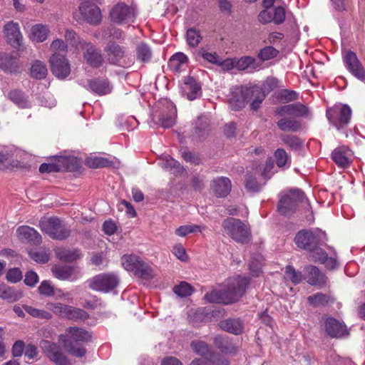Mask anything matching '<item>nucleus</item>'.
Segmentation results:
<instances>
[{"label": "nucleus", "mask_w": 365, "mask_h": 365, "mask_svg": "<svg viewBox=\"0 0 365 365\" xmlns=\"http://www.w3.org/2000/svg\"><path fill=\"white\" fill-rule=\"evenodd\" d=\"M104 52L108 63L111 65H118L125 55L124 48L114 41H109L107 43Z\"/></svg>", "instance_id": "5701e85b"}, {"label": "nucleus", "mask_w": 365, "mask_h": 365, "mask_svg": "<svg viewBox=\"0 0 365 365\" xmlns=\"http://www.w3.org/2000/svg\"><path fill=\"white\" fill-rule=\"evenodd\" d=\"M222 228L226 235L238 243L247 244L252 240L250 226L240 219L227 217L222 222Z\"/></svg>", "instance_id": "39448f33"}, {"label": "nucleus", "mask_w": 365, "mask_h": 365, "mask_svg": "<svg viewBox=\"0 0 365 365\" xmlns=\"http://www.w3.org/2000/svg\"><path fill=\"white\" fill-rule=\"evenodd\" d=\"M16 234L21 241H26L33 245H40L42 242L41 235L34 228L29 226L19 227Z\"/></svg>", "instance_id": "b1692460"}, {"label": "nucleus", "mask_w": 365, "mask_h": 365, "mask_svg": "<svg viewBox=\"0 0 365 365\" xmlns=\"http://www.w3.org/2000/svg\"><path fill=\"white\" fill-rule=\"evenodd\" d=\"M205 299L210 303L225 304L223 290H212L210 292L206 293Z\"/></svg>", "instance_id": "864d4df0"}, {"label": "nucleus", "mask_w": 365, "mask_h": 365, "mask_svg": "<svg viewBox=\"0 0 365 365\" xmlns=\"http://www.w3.org/2000/svg\"><path fill=\"white\" fill-rule=\"evenodd\" d=\"M219 9L225 15H230L232 13V4L230 0H217Z\"/></svg>", "instance_id": "774afa93"}, {"label": "nucleus", "mask_w": 365, "mask_h": 365, "mask_svg": "<svg viewBox=\"0 0 365 365\" xmlns=\"http://www.w3.org/2000/svg\"><path fill=\"white\" fill-rule=\"evenodd\" d=\"M6 98L19 108L24 109L31 107L29 96L21 90L13 89L9 91L6 94Z\"/></svg>", "instance_id": "cd10ccee"}, {"label": "nucleus", "mask_w": 365, "mask_h": 365, "mask_svg": "<svg viewBox=\"0 0 365 365\" xmlns=\"http://www.w3.org/2000/svg\"><path fill=\"white\" fill-rule=\"evenodd\" d=\"M325 331L331 338H343L349 335L346 324L333 317H328L325 321Z\"/></svg>", "instance_id": "6ab92c4d"}, {"label": "nucleus", "mask_w": 365, "mask_h": 365, "mask_svg": "<svg viewBox=\"0 0 365 365\" xmlns=\"http://www.w3.org/2000/svg\"><path fill=\"white\" fill-rule=\"evenodd\" d=\"M256 59L250 56H244L240 58H235L236 68L239 71H245L249 68H256Z\"/></svg>", "instance_id": "37998d69"}, {"label": "nucleus", "mask_w": 365, "mask_h": 365, "mask_svg": "<svg viewBox=\"0 0 365 365\" xmlns=\"http://www.w3.org/2000/svg\"><path fill=\"white\" fill-rule=\"evenodd\" d=\"M182 158L187 163L199 165L201 163L200 158L194 153L184 150H181Z\"/></svg>", "instance_id": "69168bd1"}, {"label": "nucleus", "mask_w": 365, "mask_h": 365, "mask_svg": "<svg viewBox=\"0 0 365 365\" xmlns=\"http://www.w3.org/2000/svg\"><path fill=\"white\" fill-rule=\"evenodd\" d=\"M207 362L213 365H230V361L227 358L214 351L208 359Z\"/></svg>", "instance_id": "e2e57ef3"}, {"label": "nucleus", "mask_w": 365, "mask_h": 365, "mask_svg": "<svg viewBox=\"0 0 365 365\" xmlns=\"http://www.w3.org/2000/svg\"><path fill=\"white\" fill-rule=\"evenodd\" d=\"M202 39L200 31L194 27L188 29L186 31V42L190 47H197Z\"/></svg>", "instance_id": "a19ab883"}, {"label": "nucleus", "mask_w": 365, "mask_h": 365, "mask_svg": "<svg viewBox=\"0 0 365 365\" xmlns=\"http://www.w3.org/2000/svg\"><path fill=\"white\" fill-rule=\"evenodd\" d=\"M204 229V226L193 224L185 225L177 228L175 230V234L180 237H185L191 233H195L197 232H201Z\"/></svg>", "instance_id": "49530a36"}, {"label": "nucleus", "mask_w": 365, "mask_h": 365, "mask_svg": "<svg viewBox=\"0 0 365 365\" xmlns=\"http://www.w3.org/2000/svg\"><path fill=\"white\" fill-rule=\"evenodd\" d=\"M198 54L209 63L215 65H217L219 63L220 58L216 53H209L205 51L204 48H201L199 50Z\"/></svg>", "instance_id": "0e129e2a"}, {"label": "nucleus", "mask_w": 365, "mask_h": 365, "mask_svg": "<svg viewBox=\"0 0 365 365\" xmlns=\"http://www.w3.org/2000/svg\"><path fill=\"white\" fill-rule=\"evenodd\" d=\"M23 308L29 314L34 317L46 319L51 318V314L45 310L36 309L29 305H24Z\"/></svg>", "instance_id": "5fc2aeb1"}, {"label": "nucleus", "mask_w": 365, "mask_h": 365, "mask_svg": "<svg viewBox=\"0 0 365 365\" xmlns=\"http://www.w3.org/2000/svg\"><path fill=\"white\" fill-rule=\"evenodd\" d=\"M38 290L40 294L46 297L51 296L54 294L53 287L48 280L43 281L38 287Z\"/></svg>", "instance_id": "338daca9"}, {"label": "nucleus", "mask_w": 365, "mask_h": 365, "mask_svg": "<svg viewBox=\"0 0 365 365\" xmlns=\"http://www.w3.org/2000/svg\"><path fill=\"white\" fill-rule=\"evenodd\" d=\"M79 46L83 51V57L86 63L93 68H98L103 63V57L101 50L91 42L80 41Z\"/></svg>", "instance_id": "4468645a"}, {"label": "nucleus", "mask_w": 365, "mask_h": 365, "mask_svg": "<svg viewBox=\"0 0 365 365\" xmlns=\"http://www.w3.org/2000/svg\"><path fill=\"white\" fill-rule=\"evenodd\" d=\"M327 241V233L319 228L301 230L296 233L294 239L297 247L307 251L311 259L319 252L323 254L322 246L326 245Z\"/></svg>", "instance_id": "7ed1b4c3"}, {"label": "nucleus", "mask_w": 365, "mask_h": 365, "mask_svg": "<svg viewBox=\"0 0 365 365\" xmlns=\"http://www.w3.org/2000/svg\"><path fill=\"white\" fill-rule=\"evenodd\" d=\"M31 33L34 40L37 42H43L47 38L49 29L45 25L36 24L31 27Z\"/></svg>", "instance_id": "ea45409f"}, {"label": "nucleus", "mask_w": 365, "mask_h": 365, "mask_svg": "<svg viewBox=\"0 0 365 365\" xmlns=\"http://www.w3.org/2000/svg\"><path fill=\"white\" fill-rule=\"evenodd\" d=\"M343 61L346 68L355 78L361 81H365V68L354 51H349L344 56Z\"/></svg>", "instance_id": "dca6fc26"}, {"label": "nucleus", "mask_w": 365, "mask_h": 365, "mask_svg": "<svg viewBox=\"0 0 365 365\" xmlns=\"http://www.w3.org/2000/svg\"><path fill=\"white\" fill-rule=\"evenodd\" d=\"M298 96L299 95L296 91L288 89H284L279 92L277 99L280 102L286 103L297 100L298 98Z\"/></svg>", "instance_id": "6e6d98bb"}, {"label": "nucleus", "mask_w": 365, "mask_h": 365, "mask_svg": "<svg viewBox=\"0 0 365 365\" xmlns=\"http://www.w3.org/2000/svg\"><path fill=\"white\" fill-rule=\"evenodd\" d=\"M190 346L197 354L201 356L207 361L213 352L210 349V346L203 341L194 340L191 342Z\"/></svg>", "instance_id": "e433bc0d"}, {"label": "nucleus", "mask_w": 365, "mask_h": 365, "mask_svg": "<svg viewBox=\"0 0 365 365\" xmlns=\"http://www.w3.org/2000/svg\"><path fill=\"white\" fill-rule=\"evenodd\" d=\"M220 327L229 333L240 335L243 332L244 323L240 318H228L219 322Z\"/></svg>", "instance_id": "7c9ffc66"}, {"label": "nucleus", "mask_w": 365, "mask_h": 365, "mask_svg": "<svg viewBox=\"0 0 365 365\" xmlns=\"http://www.w3.org/2000/svg\"><path fill=\"white\" fill-rule=\"evenodd\" d=\"M280 139L292 150L299 151L304 147V140L297 135L282 134Z\"/></svg>", "instance_id": "72a5a7b5"}, {"label": "nucleus", "mask_w": 365, "mask_h": 365, "mask_svg": "<svg viewBox=\"0 0 365 365\" xmlns=\"http://www.w3.org/2000/svg\"><path fill=\"white\" fill-rule=\"evenodd\" d=\"M109 17L112 22L117 24L134 22L136 17V11L134 7L130 6L123 2H119L112 8Z\"/></svg>", "instance_id": "ddd939ff"}, {"label": "nucleus", "mask_w": 365, "mask_h": 365, "mask_svg": "<svg viewBox=\"0 0 365 365\" xmlns=\"http://www.w3.org/2000/svg\"><path fill=\"white\" fill-rule=\"evenodd\" d=\"M308 302L314 307L326 306L329 304L330 297L323 293H317L308 297Z\"/></svg>", "instance_id": "8fccbe9b"}, {"label": "nucleus", "mask_w": 365, "mask_h": 365, "mask_svg": "<svg viewBox=\"0 0 365 365\" xmlns=\"http://www.w3.org/2000/svg\"><path fill=\"white\" fill-rule=\"evenodd\" d=\"M215 346L224 353L232 352L234 347L225 338L217 336L214 339Z\"/></svg>", "instance_id": "13d9d810"}, {"label": "nucleus", "mask_w": 365, "mask_h": 365, "mask_svg": "<svg viewBox=\"0 0 365 365\" xmlns=\"http://www.w3.org/2000/svg\"><path fill=\"white\" fill-rule=\"evenodd\" d=\"M193 291V287L187 282H181L179 284L173 287L174 293L180 297L190 296Z\"/></svg>", "instance_id": "de8ad7c7"}, {"label": "nucleus", "mask_w": 365, "mask_h": 365, "mask_svg": "<svg viewBox=\"0 0 365 365\" xmlns=\"http://www.w3.org/2000/svg\"><path fill=\"white\" fill-rule=\"evenodd\" d=\"M47 68L46 65L40 61H36L31 67V75L36 79H43L47 75Z\"/></svg>", "instance_id": "c03bdc74"}, {"label": "nucleus", "mask_w": 365, "mask_h": 365, "mask_svg": "<svg viewBox=\"0 0 365 365\" xmlns=\"http://www.w3.org/2000/svg\"><path fill=\"white\" fill-rule=\"evenodd\" d=\"M187 61L188 58L185 53L178 52L170 57L168 61V66L173 71L180 72L181 71L182 66L187 63Z\"/></svg>", "instance_id": "58836bf2"}, {"label": "nucleus", "mask_w": 365, "mask_h": 365, "mask_svg": "<svg viewBox=\"0 0 365 365\" xmlns=\"http://www.w3.org/2000/svg\"><path fill=\"white\" fill-rule=\"evenodd\" d=\"M165 106L168 110L167 113L163 112L159 116V120L162 127L169 128L175 123L177 109L175 106L170 101L165 100Z\"/></svg>", "instance_id": "c756f323"}, {"label": "nucleus", "mask_w": 365, "mask_h": 365, "mask_svg": "<svg viewBox=\"0 0 365 365\" xmlns=\"http://www.w3.org/2000/svg\"><path fill=\"white\" fill-rule=\"evenodd\" d=\"M22 277V272L20 269L17 267L9 269L6 274V279L11 283L20 282Z\"/></svg>", "instance_id": "052dcab7"}, {"label": "nucleus", "mask_w": 365, "mask_h": 365, "mask_svg": "<svg viewBox=\"0 0 365 365\" xmlns=\"http://www.w3.org/2000/svg\"><path fill=\"white\" fill-rule=\"evenodd\" d=\"M88 89L98 96H105L110 93L113 86L108 78H96L88 81Z\"/></svg>", "instance_id": "4be33fe9"}, {"label": "nucleus", "mask_w": 365, "mask_h": 365, "mask_svg": "<svg viewBox=\"0 0 365 365\" xmlns=\"http://www.w3.org/2000/svg\"><path fill=\"white\" fill-rule=\"evenodd\" d=\"M323 254L319 252L312 259L315 262L325 264L329 270H333L339 267V263L336 257H329L327 252L322 248Z\"/></svg>", "instance_id": "c9c22d12"}, {"label": "nucleus", "mask_w": 365, "mask_h": 365, "mask_svg": "<svg viewBox=\"0 0 365 365\" xmlns=\"http://www.w3.org/2000/svg\"><path fill=\"white\" fill-rule=\"evenodd\" d=\"M123 267L128 271L143 279L149 280L153 277V270L148 264L136 255H124L121 257Z\"/></svg>", "instance_id": "6e6552de"}, {"label": "nucleus", "mask_w": 365, "mask_h": 365, "mask_svg": "<svg viewBox=\"0 0 365 365\" xmlns=\"http://www.w3.org/2000/svg\"><path fill=\"white\" fill-rule=\"evenodd\" d=\"M51 49L53 53H61L66 56L67 53V46L62 39H56L51 44Z\"/></svg>", "instance_id": "680f3d73"}, {"label": "nucleus", "mask_w": 365, "mask_h": 365, "mask_svg": "<svg viewBox=\"0 0 365 365\" xmlns=\"http://www.w3.org/2000/svg\"><path fill=\"white\" fill-rule=\"evenodd\" d=\"M135 51L138 61L143 63H147L150 61L153 52L150 47L146 43L140 42L138 43Z\"/></svg>", "instance_id": "4c0bfd02"}, {"label": "nucleus", "mask_w": 365, "mask_h": 365, "mask_svg": "<svg viewBox=\"0 0 365 365\" xmlns=\"http://www.w3.org/2000/svg\"><path fill=\"white\" fill-rule=\"evenodd\" d=\"M75 267L70 265H54L51 268L53 276L61 280L71 279Z\"/></svg>", "instance_id": "473e14b6"}, {"label": "nucleus", "mask_w": 365, "mask_h": 365, "mask_svg": "<svg viewBox=\"0 0 365 365\" xmlns=\"http://www.w3.org/2000/svg\"><path fill=\"white\" fill-rule=\"evenodd\" d=\"M112 163V161L103 157L95 156L86 159V165L91 168L110 167Z\"/></svg>", "instance_id": "a18cd8bd"}, {"label": "nucleus", "mask_w": 365, "mask_h": 365, "mask_svg": "<svg viewBox=\"0 0 365 365\" xmlns=\"http://www.w3.org/2000/svg\"><path fill=\"white\" fill-rule=\"evenodd\" d=\"M249 283L250 278L247 277H238L233 279L222 289L225 304H229L238 301L244 295Z\"/></svg>", "instance_id": "f8f14e48"}, {"label": "nucleus", "mask_w": 365, "mask_h": 365, "mask_svg": "<svg viewBox=\"0 0 365 365\" xmlns=\"http://www.w3.org/2000/svg\"><path fill=\"white\" fill-rule=\"evenodd\" d=\"M54 158L59 172L76 171L81 165L78 158L72 155H57Z\"/></svg>", "instance_id": "393cba45"}, {"label": "nucleus", "mask_w": 365, "mask_h": 365, "mask_svg": "<svg viewBox=\"0 0 365 365\" xmlns=\"http://www.w3.org/2000/svg\"><path fill=\"white\" fill-rule=\"evenodd\" d=\"M120 279L118 276L112 272L98 274L88 280V287L95 291L108 293L115 289Z\"/></svg>", "instance_id": "9d476101"}, {"label": "nucleus", "mask_w": 365, "mask_h": 365, "mask_svg": "<svg viewBox=\"0 0 365 365\" xmlns=\"http://www.w3.org/2000/svg\"><path fill=\"white\" fill-rule=\"evenodd\" d=\"M350 150L346 146H339L331 153V159L335 164L341 168H348L351 160L350 159Z\"/></svg>", "instance_id": "bb28decb"}, {"label": "nucleus", "mask_w": 365, "mask_h": 365, "mask_svg": "<svg viewBox=\"0 0 365 365\" xmlns=\"http://www.w3.org/2000/svg\"><path fill=\"white\" fill-rule=\"evenodd\" d=\"M285 275L294 284H298L303 280L302 272L296 271L294 267L290 264L285 267Z\"/></svg>", "instance_id": "3c124183"}, {"label": "nucleus", "mask_w": 365, "mask_h": 365, "mask_svg": "<svg viewBox=\"0 0 365 365\" xmlns=\"http://www.w3.org/2000/svg\"><path fill=\"white\" fill-rule=\"evenodd\" d=\"M352 111L347 104L334 105L328 108L326 116L331 125L338 130L345 128L350 123Z\"/></svg>", "instance_id": "1a4fd4ad"}, {"label": "nucleus", "mask_w": 365, "mask_h": 365, "mask_svg": "<svg viewBox=\"0 0 365 365\" xmlns=\"http://www.w3.org/2000/svg\"><path fill=\"white\" fill-rule=\"evenodd\" d=\"M43 348L46 356L55 365H71L69 359L56 344L46 341Z\"/></svg>", "instance_id": "a211bd4d"}, {"label": "nucleus", "mask_w": 365, "mask_h": 365, "mask_svg": "<svg viewBox=\"0 0 365 365\" xmlns=\"http://www.w3.org/2000/svg\"><path fill=\"white\" fill-rule=\"evenodd\" d=\"M210 187L217 197H225L231 191L232 183L228 178L219 177L211 181Z\"/></svg>", "instance_id": "a878e982"}, {"label": "nucleus", "mask_w": 365, "mask_h": 365, "mask_svg": "<svg viewBox=\"0 0 365 365\" xmlns=\"http://www.w3.org/2000/svg\"><path fill=\"white\" fill-rule=\"evenodd\" d=\"M245 186L247 191L252 192H258L262 188V185L257 182L256 178L250 174L246 175Z\"/></svg>", "instance_id": "4d7b16f0"}, {"label": "nucleus", "mask_w": 365, "mask_h": 365, "mask_svg": "<svg viewBox=\"0 0 365 365\" xmlns=\"http://www.w3.org/2000/svg\"><path fill=\"white\" fill-rule=\"evenodd\" d=\"M272 22L277 25H280L285 21V10L282 6H276L273 9Z\"/></svg>", "instance_id": "bf43d9fd"}, {"label": "nucleus", "mask_w": 365, "mask_h": 365, "mask_svg": "<svg viewBox=\"0 0 365 365\" xmlns=\"http://www.w3.org/2000/svg\"><path fill=\"white\" fill-rule=\"evenodd\" d=\"M0 68L10 73L16 74L20 72L18 59L7 53H0Z\"/></svg>", "instance_id": "c85d7f7f"}, {"label": "nucleus", "mask_w": 365, "mask_h": 365, "mask_svg": "<svg viewBox=\"0 0 365 365\" xmlns=\"http://www.w3.org/2000/svg\"><path fill=\"white\" fill-rule=\"evenodd\" d=\"M49 309L56 315L68 320H86L89 318L88 313L80 308L74 307L60 302L50 303Z\"/></svg>", "instance_id": "9b49d317"}, {"label": "nucleus", "mask_w": 365, "mask_h": 365, "mask_svg": "<svg viewBox=\"0 0 365 365\" xmlns=\"http://www.w3.org/2000/svg\"><path fill=\"white\" fill-rule=\"evenodd\" d=\"M266 96L267 93L259 86H238L231 88L228 101L232 110H240L245 108L246 101L252 100L250 108L257 110Z\"/></svg>", "instance_id": "f03ea898"}, {"label": "nucleus", "mask_w": 365, "mask_h": 365, "mask_svg": "<svg viewBox=\"0 0 365 365\" xmlns=\"http://www.w3.org/2000/svg\"><path fill=\"white\" fill-rule=\"evenodd\" d=\"M304 279L312 286L322 288L327 282V277L324 272L314 265H307L304 267Z\"/></svg>", "instance_id": "aec40b11"}, {"label": "nucleus", "mask_w": 365, "mask_h": 365, "mask_svg": "<svg viewBox=\"0 0 365 365\" xmlns=\"http://www.w3.org/2000/svg\"><path fill=\"white\" fill-rule=\"evenodd\" d=\"M49 62L53 74L59 79H65L71 73L69 61L61 53H53Z\"/></svg>", "instance_id": "2eb2a0df"}, {"label": "nucleus", "mask_w": 365, "mask_h": 365, "mask_svg": "<svg viewBox=\"0 0 365 365\" xmlns=\"http://www.w3.org/2000/svg\"><path fill=\"white\" fill-rule=\"evenodd\" d=\"M39 226L41 230L53 240H63L68 238L71 232L70 227L56 217L40 220Z\"/></svg>", "instance_id": "0eeeda50"}, {"label": "nucleus", "mask_w": 365, "mask_h": 365, "mask_svg": "<svg viewBox=\"0 0 365 365\" xmlns=\"http://www.w3.org/2000/svg\"><path fill=\"white\" fill-rule=\"evenodd\" d=\"M23 297V292L9 287L6 284H0V298L9 303H14Z\"/></svg>", "instance_id": "2f4dec72"}, {"label": "nucleus", "mask_w": 365, "mask_h": 365, "mask_svg": "<svg viewBox=\"0 0 365 365\" xmlns=\"http://www.w3.org/2000/svg\"><path fill=\"white\" fill-rule=\"evenodd\" d=\"M274 157L279 168H283L287 163H291V157L284 148H277L274 153Z\"/></svg>", "instance_id": "09e8293b"}, {"label": "nucleus", "mask_w": 365, "mask_h": 365, "mask_svg": "<svg viewBox=\"0 0 365 365\" xmlns=\"http://www.w3.org/2000/svg\"><path fill=\"white\" fill-rule=\"evenodd\" d=\"M309 108L301 103H292L277 107L274 116L281 118L276 123L277 128L282 132L297 133L302 128L300 120L294 118L307 117Z\"/></svg>", "instance_id": "f257e3e1"}, {"label": "nucleus", "mask_w": 365, "mask_h": 365, "mask_svg": "<svg viewBox=\"0 0 365 365\" xmlns=\"http://www.w3.org/2000/svg\"><path fill=\"white\" fill-rule=\"evenodd\" d=\"M306 198L304 192L298 188L290 189L289 192L282 195L277 204V211L283 216L290 217L297 210L299 205Z\"/></svg>", "instance_id": "423d86ee"}, {"label": "nucleus", "mask_w": 365, "mask_h": 365, "mask_svg": "<svg viewBox=\"0 0 365 365\" xmlns=\"http://www.w3.org/2000/svg\"><path fill=\"white\" fill-rule=\"evenodd\" d=\"M81 255L78 249L63 250L58 252V257L61 261L66 262H73L81 258Z\"/></svg>", "instance_id": "79ce46f5"}, {"label": "nucleus", "mask_w": 365, "mask_h": 365, "mask_svg": "<svg viewBox=\"0 0 365 365\" xmlns=\"http://www.w3.org/2000/svg\"><path fill=\"white\" fill-rule=\"evenodd\" d=\"M278 54V50L272 46H267L259 50L258 58L262 61H266L277 57Z\"/></svg>", "instance_id": "603ef678"}, {"label": "nucleus", "mask_w": 365, "mask_h": 365, "mask_svg": "<svg viewBox=\"0 0 365 365\" xmlns=\"http://www.w3.org/2000/svg\"><path fill=\"white\" fill-rule=\"evenodd\" d=\"M61 341L66 351L71 356L82 358L87 350L82 343L92 341V334L83 328L70 327L66 329V335L61 336Z\"/></svg>", "instance_id": "20e7f679"}, {"label": "nucleus", "mask_w": 365, "mask_h": 365, "mask_svg": "<svg viewBox=\"0 0 365 365\" xmlns=\"http://www.w3.org/2000/svg\"><path fill=\"white\" fill-rule=\"evenodd\" d=\"M3 33L7 43L14 48H18L22 44L23 36L20 31V26L17 22L10 21L4 28Z\"/></svg>", "instance_id": "f3484780"}, {"label": "nucleus", "mask_w": 365, "mask_h": 365, "mask_svg": "<svg viewBox=\"0 0 365 365\" xmlns=\"http://www.w3.org/2000/svg\"><path fill=\"white\" fill-rule=\"evenodd\" d=\"M184 83L187 91V97L189 100L192 101L197 98L198 93L201 91V85L195 78L187 76L185 78Z\"/></svg>", "instance_id": "f704fd0d"}, {"label": "nucleus", "mask_w": 365, "mask_h": 365, "mask_svg": "<svg viewBox=\"0 0 365 365\" xmlns=\"http://www.w3.org/2000/svg\"><path fill=\"white\" fill-rule=\"evenodd\" d=\"M79 11L84 19L90 24L97 25L101 21V11L97 4L81 3Z\"/></svg>", "instance_id": "412c9836"}]
</instances>
